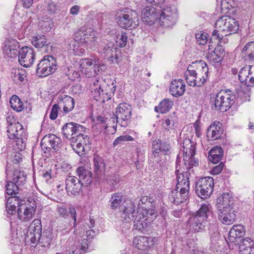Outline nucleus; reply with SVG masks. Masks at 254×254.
I'll return each mask as SVG.
<instances>
[{
	"instance_id": "f257e3e1",
	"label": "nucleus",
	"mask_w": 254,
	"mask_h": 254,
	"mask_svg": "<svg viewBox=\"0 0 254 254\" xmlns=\"http://www.w3.org/2000/svg\"><path fill=\"white\" fill-rule=\"evenodd\" d=\"M76 39L70 45L69 49L75 55L80 56L85 53V48H93L97 45V33L93 29L82 27L75 34Z\"/></svg>"
},
{
	"instance_id": "f03ea898",
	"label": "nucleus",
	"mask_w": 254,
	"mask_h": 254,
	"mask_svg": "<svg viewBox=\"0 0 254 254\" xmlns=\"http://www.w3.org/2000/svg\"><path fill=\"white\" fill-rule=\"evenodd\" d=\"M116 81L107 77L104 79H92L90 85L92 96L97 101L105 102L109 100L116 90Z\"/></svg>"
},
{
	"instance_id": "7ed1b4c3",
	"label": "nucleus",
	"mask_w": 254,
	"mask_h": 254,
	"mask_svg": "<svg viewBox=\"0 0 254 254\" xmlns=\"http://www.w3.org/2000/svg\"><path fill=\"white\" fill-rule=\"evenodd\" d=\"M179 158L176 162V171L177 184L176 189L172 190L169 194L170 201L174 203L178 204L186 200L188 197L190 190V181L189 180V173L183 172L179 174L180 170L178 166L180 165Z\"/></svg>"
},
{
	"instance_id": "20e7f679",
	"label": "nucleus",
	"mask_w": 254,
	"mask_h": 254,
	"mask_svg": "<svg viewBox=\"0 0 254 254\" xmlns=\"http://www.w3.org/2000/svg\"><path fill=\"white\" fill-rule=\"evenodd\" d=\"M239 28L237 20L229 16H223L218 18L215 22V30L212 32V36L221 39L224 36L236 32Z\"/></svg>"
},
{
	"instance_id": "39448f33",
	"label": "nucleus",
	"mask_w": 254,
	"mask_h": 254,
	"mask_svg": "<svg viewBox=\"0 0 254 254\" xmlns=\"http://www.w3.org/2000/svg\"><path fill=\"white\" fill-rule=\"evenodd\" d=\"M116 20L118 25L125 29L135 28L139 22L138 13L135 10L127 8L118 13Z\"/></svg>"
},
{
	"instance_id": "423d86ee",
	"label": "nucleus",
	"mask_w": 254,
	"mask_h": 254,
	"mask_svg": "<svg viewBox=\"0 0 254 254\" xmlns=\"http://www.w3.org/2000/svg\"><path fill=\"white\" fill-rule=\"evenodd\" d=\"M37 200V198H30L28 200H22L19 201L17 212L18 218L21 221L28 222L34 217Z\"/></svg>"
},
{
	"instance_id": "0eeeda50",
	"label": "nucleus",
	"mask_w": 254,
	"mask_h": 254,
	"mask_svg": "<svg viewBox=\"0 0 254 254\" xmlns=\"http://www.w3.org/2000/svg\"><path fill=\"white\" fill-rule=\"evenodd\" d=\"M157 20L165 27L173 26L178 19V10L175 6L167 5L158 10Z\"/></svg>"
},
{
	"instance_id": "6e6552de",
	"label": "nucleus",
	"mask_w": 254,
	"mask_h": 254,
	"mask_svg": "<svg viewBox=\"0 0 254 254\" xmlns=\"http://www.w3.org/2000/svg\"><path fill=\"white\" fill-rule=\"evenodd\" d=\"M74 105V100L72 97L64 94H60L58 97V104L54 105L52 107L50 118L54 120L57 118L60 106L63 107L64 113L67 114L73 109Z\"/></svg>"
},
{
	"instance_id": "1a4fd4ad",
	"label": "nucleus",
	"mask_w": 254,
	"mask_h": 254,
	"mask_svg": "<svg viewBox=\"0 0 254 254\" xmlns=\"http://www.w3.org/2000/svg\"><path fill=\"white\" fill-rule=\"evenodd\" d=\"M79 65L81 72L88 77L98 74L100 70L106 69L104 64L88 58L82 59L79 61Z\"/></svg>"
},
{
	"instance_id": "9d476101",
	"label": "nucleus",
	"mask_w": 254,
	"mask_h": 254,
	"mask_svg": "<svg viewBox=\"0 0 254 254\" xmlns=\"http://www.w3.org/2000/svg\"><path fill=\"white\" fill-rule=\"evenodd\" d=\"M155 217L154 210L144 208H139L133 221L134 226L136 229L141 230L146 227Z\"/></svg>"
},
{
	"instance_id": "9b49d317",
	"label": "nucleus",
	"mask_w": 254,
	"mask_h": 254,
	"mask_svg": "<svg viewBox=\"0 0 254 254\" xmlns=\"http://www.w3.org/2000/svg\"><path fill=\"white\" fill-rule=\"evenodd\" d=\"M184 155L183 161L187 169L198 165L197 160L194 158L195 155V146L190 139H186L183 143Z\"/></svg>"
},
{
	"instance_id": "f8f14e48",
	"label": "nucleus",
	"mask_w": 254,
	"mask_h": 254,
	"mask_svg": "<svg viewBox=\"0 0 254 254\" xmlns=\"http://www.w3.org/2000/svg\"><path fill=\"white\" fill-rule=\"evenodd\" d=\"M56 61L54 57L45 56L38 64L36 72L40 76H47L56 71Z\"/></svg>"
},
{
	"instance_id": "ddd939ff",
	"label": "nucleus",
	"mask_w": 254,
	"mask_h": 254,
	"mask_svg": "<svg viewBox=\"0 0 254 254\" xmlns=\"http://www.w3.org/2000/svg\"><path fill=\"white\" fill-rule=\"evenodd\" d=\"M214 182L212 178L207 177L198 180L196 184L195 191L201 198L210 196L213 190Z\"/></svg>"
},
{
	"instance_id": "4468645a",
	"label": "nucleus",
	"mask_w": 254,
	"mask_h": 254,
	"mask_svg": "<svg viewBox=\"0 0 254 254\" xmlns=\"http://www.w3.org/2000/svg\"><path fill=\"white\" fill-rule=\"evenodd\" d=\"M212 102L215 109L221 112L227 111L234 103L233 97L224 91L217 94Z\"/></svg>"
},
{
	"instance_id": "2eb2a0df",
	"label": "nucleus",
	"mask_w": 254,
	"mask_h": 254,
	"mask_svg": "<svg viewBox=\"0 0 254 254\" xmlns=\"http://www.w3.org/2000/svg\"><path fill=\"white\" fill-rule=\"evenodd\" d=\"M42 225L41 221L39 220H34L30 224L27 231L25 242L34 247L38 244V239L41 235Z\"/></svg>"
},
{
	"instance_id": "dca6fc26",
	"label": "nucleus",
	"mask_w": 254,
	"mask_h": 254,
	"mask_svg": "<svg viewBox=\"0 0 254 254\" xmlns=\"http://www.w3.org/2000/svg\"><path fill=\"white\" fill-rule=\"evenodd\" d=\"M132 108L130 105L126 103H122L119 105L116 110V118L111 119L112 121L117 122L122 127L126 126V121L128 120L131 115Z\"/></svg>"
},
{
	"instance_id": "f3484780",
	"label": "nucleus",
	"mask_w": 254,
	"mask_h": 254,
	"mask_svg": "<svg viewBox=\"0 0 254 254\" xmlns=\"http://www.w3.org/2000/svg\"><path fill=\"white\" fill-rule=\"evenodd\" d=\"M70 144L73 150L79 155L84 153L86 148H90L89 137L82 134H79L76 135V137H72Z\"/></svg>"
},
{
	"instance_id": "a211bd4d",
	"label": "nucleus",
	"mask_w": 254,
	"mask_h": 254,
	"mask_svg": "<svg viewBox=\"0 0 254 254\" xmlns=\"http://www.w3.org/2000/svg\"><path fill=\"white\" fill-rule=\"evenodd\" d=\"M194 64H196L197 67H194L196 71V75L195 76V82H196V86H201L206 81V78L208 72V68L206 64L203 61H195Z\"/></svg>"
},
{
	"instance_id": "6ab92c4d",
	"label": "nucleus",
	"mask_w": 254,
	"mask_h": 254,
	"mask_svg": "<svg viewBox=\"0 0 254 254\" xmlns=\"http://www.w3.org/2000/svg\"><path fill=\"white\" fill-rule=\"evenodd\" d=\"M35 55L33 50L28 47H22L18 54L19 64L24 67H29L34 63Z\"/></svg>"
},
{
	"instance_id": "aec40b11",
	"label": "nucleus",
	"mask_w": 254,
	"mask_h": 254,
	"mask_svg": "<svg viewBox=\"0 0 254 254\" xmlns=\"http://www.w3.org/2000/svg\"><path fill=\"white\" fill-rule=\"evenodd\" d=\"M239 78L247 86L254 85V65L242 67L239 71Z\"/></svg>"
},
{
	"instance_id": "412c9836",
	"label": "nucleus",
	"mask_w": 254,
	"mask_h": 254,
	"mask_svg": "<svg viewBox=\"0 0 254 254\" xmlns=\"http://www.w3.org/2000/svg\"><path fill=\"white\" fill-rule=\"evenodd\" d=\"M246 230L242 225H235L230 229L226 240L228 243L236 245L245 236Z\"/></svg>"
},
{
	"instance_id": "4be33fe9",
	"label": "nucleus",
	"mask_w": 254,
	"mask_h": 254,
	"mask_svg": "<svg viewBox=\"0 0 254 254\" xmlns=\"http://www.w3.org/2000/svg\"><path fill=\"white\" fill-rule=\"evenodd\" d=\"M10 164L8 163L5 173L6 175V179L15 184L20 186L25 182L26 180V175L25 173L18 170H12L10 166Z\"/></svg>"
},
{
	"instance_id": "5701e85b",
	"label": "nucleus",
	"mask_w": 254,
	"mask_h": 254,
	"mask_svg": "<svg viewBox=\"0 0 254 254\" xmlns=\"http://www.w3.org/2000/svg\"><path fill=\"white\" fill-rule=\"evenodd\" d=\"M20 50V45L16 40L7 39L5 41L3 51L5 56L8 58H15L19 54Z\"/></svg>"
},
{
	"instance_id": "b1692460",
	"label": "nucleus",
	"mask_w": 254,
	"mask_h": 254,
	"mask_svg": "<svg viewBox=\"0 0 254 254\" xmlns=\"http://www.w3.org/2000/svg\"><path fill=\"white\" fill-rule=\"evenodd\" d=\"M234 198L232 193L225 192L218 196L216 206L218 210L235 207Z\"/></svg>"
},
{
	"instance_id": "393cba45",
	"label": "nucleus",
	"mask_w": 254,
	"mask_h": 254,
	"mask_svg": "<svg viewBox=\"0 0 254 254\" xmlns=\"http://www.w3.org/2000/svg\"><path fill=\"white\" fill-rule=\"evenodd\" d=\"M218 219L223 224L229 225L236 220V215L235 207L218 210Z\"/></svg>"
},
{
	"instance_id": "a878e982",
	"label": "nucleus",
	"mask_w": 254,
	"mask_h": 254,
	"mask_svg": "<svg viewBox=\"0 0 254 254\" xmlns=\"http://www.w3.org/2000/svg\"><path fill=\"white\" fill-rule=\"evenodd\" d=\"M204 227L205 221L194 214L190 215L187 224V228L190 231L198 232L202 230Z\"/></svg>"
},
{
	"instance_id": "bb28decb",
	"label": "nucleus",
	"mask_w": 254,
	"mask_h": 254,
	"mask_svg": "<svg viewBox=\"0 0 254 254\" xmlns=\"http://www.w3.org/2000/svg\"><path fill=\"white\" fill-rule=\"evenodd\" d=\"M66 190L68 192L75 195L78 194L82 188L81 181L75 177L69 176L65 181Z\"/></svg>"
},
{
	"instance_id": "cd10ccee",
	"label": "nucleus",
	"mask_w": 254,
	"mask_h": 254,
	"mask_svg": "<svg viewBox=\"0 0 254 254\" xmlns=\"http://www.w3.org/2000/svg\"><path fill=\"white\" fill-rule=\"evenodd\" d=\"M156 242V240L152 237H137L133 240V245L140 250H146L152 246Z\"/></svg>"
},
{
	"instance_id": "c85d7f7f",
	"label": "nucleus",
	"mask_w": 254,
	"mask_h": 254,
	"mask_svg": "<svg viewBox=\"0 0 254 254\" xmlns=\"http://www.w3.org/2000/svg\"><path fill=\"white\" fill-rule=\"evenodd\" d=\"M158 10L152 6L146 7L143 9L141 12L142 21L146 23L152 24L155 20H157Z\"/></svg>"
},
{
	"instance_id": "c756f323",
	"label": "nucleus",
	"mask_w": 254,
	"mask_h": 254,
	"mask_svg": "<svg viewBox=\"0 0 254 254\" xmlns=\"http://www.w3.org/2000/svg\"><path fill=\"white\" fill-rule=\"evenodd\" d=\"M41 143L47 145L46 148H53L55 151L59 150L62 146L61 138L54 134H49L44 136Z\"/></svg>"
},
{
	"instance_id": "7c9ffc66",
	"label": "nucleus",
	"mask_w": 254,
	"mask_h": 254,
	"mask_svg": "<svg viewBox=\"0 0 254 254\" xmlns=\"http://www.w3.org/2000/svg\"><path fill=\"white\" fill-rule=\"evenodd\" d=\"M186 90V85L182 79L173 80L170 86V93L175 97L182 96Z\"/></svg>"
},
{
	"instance_id": "2f4dec72",
	"label": "nucleus",
	"mask_w": 254,
	"mask_h": 254,
	"mask_svg": "<svg viewBox=\"0 0 254 254\" xmlns=\"http://www.w3.org/2000/svg\"><path fill=\"white\" fill-rule=\"evenodd\" d=\"M135 206L131 201H127L122 208L121 217L126 222L129 223L133 220Z\"/></svg>"
},
{
	"instance_id": "473e14b6",
	"label": "nucleus",
	"mask_w": 254,
	"mask_h": 254,
	"mask_svg": "<svg viewBox=\"0 0 254 254\" xmlns=\"http://www.w3.org/2000/svg\"><path fill=\"white\" fill-rule=\"evenodd\" d=\"M224 56V49L222 46L218 45L214 50L211 51H210V48H209V52L207 58L210 62L219 63L222 61Z\"/></svg>"
},
{
	"instance_id": "72a5a7b5",
	"label": "nucleus",
	"mask_w": 254,
	"mask_h": 254,
	"mask_svg": "<svg viewBox=\"0 0 254 254\" xmlns=\"http://www.w3.org/2000/svg\"><path fill=\"white\" fill-rule=\"evenodd\" d=\"M55 237V235L53 233V229L51 227H48L44 231L43 235H41L39 239H38V243L40 244L42 247H47L50 245Z\"/></svg>"
},
{
	"instance_id": "f704fd0d",
	"label": "nucleus",
	"mask_w": 254,
	"mask_h": 254,
	"mask_svg": "<svg viewBox=\"0 0 254 254\" xmlns=\"http://www.w3.org/2000/svg\"><path fill=\"white\" fill-rule=\"evenodd\" d=\"M240 254H254V242L249 238L244 239L239 246Z\"/></svg>"
},
{
	"instance_id": "c9c22d12",
	"label": "nucleus",
	"mask_w": 254,
	"mask_h": 254,
	"mask_svg": "<svg viewBox=\"0 0 254 254\" xmlns=\"http://www.w3.org/2000/svg\"><path fill=\"white\" fill-rule=\"evenodd\" d=\"M152 153L155 156H157L160 152L168 151L170 149L169 145L165 142H162L159 139H156L153 141Z\"/></svg>"
},
{
	"instance_id": "e433bc0d",
	"label": "nucleus",
	"mask_w": 254,
	"mask_h": 254,
	"mask_svg": "<svg viewBox=\"0 0 254 254\" xmlns=\"http://www.w3.org/2000/svg\"><path fill=\"white\" fill-rule=\"evenodd\" d=\"M194 67H197L196 64H194V62L190 64L185 72L186 80L188 84L190 86H195L196 82H195V76L196 75Z\"/></svg>"
},
{
	"instance_id": "4c0bfd02",
	"label": "nucleus",
	"mask_w": 254,
	"mask_h": 254,
	"mask_svg": "<svg viewBox=\"0 0 254 254\" xmlns=\"http://www.w3.org/2000/svg\"><path fill=\"white\" fill-rule=\"evenodd\" d=\"M174 105L173 101L168 98H166L162 100L158 106L155 107V111L161 114H164L168 111L173 107Z\"/></svg>"
},
{
	"instance_id": "58836bf2",
	"label": "nucleus",
	"mask_w": 254,
	"mask_h": 254,
	"mask_svg": "<svg viewBox=\"0 0 254 254\" xmlns=\"http://www.w3.org/2000/svg\"><path fill=\"white\" fill-rule=\"evenodd\" d=\"M77 174L79 180L86 185L90 184L92 182L91 172L84 167H79L77 169Z\"/></svg>"
},
{
	"instance_id": "ea45409f",
	"label": "nucleus",
	"mask_w": 254,
	"mask_h": 254,
	"mask_svg": "<svg viewBox=\"0 0 254 254\" xmlns=\"http://www.w3.org/2000/svg\"><path fill=\"white\" fill-rule=\"evenodd\" d=\"M223 154L222 148L215 146L209 152V160L214 164L217 163L221 160Z\"/></svg>"
},
{
	"instance_id": "a19ab883",
	"label": "nucleus",
	"mask_w": 254,
	"mask_h": 254,
	"mask_svg": "<svg viewBox=\"0 0 254 254\" xmlns=\"http://www.w3.org/2000/svg\"><path fill=\"white\" fill-rule=\"evenodd\" d=\"M93 162L95 173L98 176L103 174L105 171V164L103 159L97 155H94Z\"/></svg>"
},
{
	"instance_id": "79ce46f5",
	"label": "nucleus",
	"mask_w": 254,
	"mask_h": 254,
	"mask_svg": "<svg viewBox=\"0 0 254 254\" xmlns=\"http://www.w3.org/2000/svg\"><path fill=\"white\" fill-rule=\"evenodd\" d=\"M26 76L25 70L21 68H14L12 69L11 78L17 83L23 82Z\"/></svg>"
},
{
	"instance_id": "37998d69",
	"label": "nucleus",
	"mask_w": 254,
	"mask_h": 254,
	"mask_svg": "<svg viewBox=\"0 0 254 254\" xmlns=\"http://www.w3.org/2000/svg\"><path fill=\"white\" fill-rule=\"evenodd\" d=\"M242 52L246 59L254 61V41L247 43L243 48Z\"/></svg>"
},
{
	"instance_id": "c03bdc74",
	"label": "nucleus",
	"mask_w": 254,
	"mask_h": 254,
	"mask_svg": "<svg viewBox=\"0 0 254 254\" xmlns=\"http://www.w3.org/2000/svg\"><path fill=\"white\" fill-rule=\"evenodd\" d=\"M18 200L14 197H9L6 203V210L7 213V216L10 217L16 212V205H18Z\"/></svg>"
},
{
	"instance_id": "a18cd8bd",
	"label": "nucleus",
	"mask_w": 254,
	"mask_h": 254,
	"mask_svg": "<svg viewBox=\"0 0 254 254\" xmlns=\"http://www.w3.org/2000/svg\"><path fill=\"white\" fill-rule=\"evenodd\" d=\"M223 133V128H208L206 132L207 137L211 140L218 139Z\"/></svg>"
},
{
	"instance_id": "49530a36",
	"label": "nucleus",
	"mask_w": 254,
	"mask_h": 254,
	"mask_svg": "<svg viewBox=\"0 0 254 254\" xmlns=\"http://www.w3.org/2000/svg\"><path fill=\"white\" fill-rule=\"evenodd\" d=\"M211 206L209 204H203L200 208L194 214L205 221L208 217V214L210 212Z\"/></svg>"
},
{
	"instance_id": "de8ad7c7",
	"label": "nucleus",
	"mask_w": 254,
	"mask_h": 254,
	"mask_svg": "<svg viewBox=\"0 0 254 254\" xmlns=\"http://www.w3.org/2000/svg\"><path fill=\"white\" fill-rule=\"evenodd\" d=\"M6 131L8 137L11 139H15L26 134L24 128H8Z\"/></svg>"
},
{
	"instance_id": "09e8293b",
	"label": "nucleus",
	"mask_w": 254,
	"mask_h": 254,
	"mask_svg": "<svg viewBox=\"0 0 254 254\" xmlns=\"http://www.w3.org/2000/svg\"><path fill=\"white\" fill-rule=\"evenodd\" d=\"M32 45L37 48H41L46 45L47 39L43 35H37L33 37Z\"/></svg>"
},
{
	"instance_id": "8fccbe9b",
	"label": "nucleus",
	"mask_w": 254,
	"mask_h": 254,
	"mask_svg": "<svg viewBox=\"0 0 254 254\" xmlns=\"http://www.w3.org/2000/svg\"><path fill=\"white\" fill-rule=\"evenodd\" d=\"M11 107L17 112L21 111L23 108V105L20 99L17 96H13L10 100Z\"/></svg>"
},
{
	"instance_id": "3c124183",
	"label": "nucleus",
	"mask_w": 254,
	"mask_h": 254,
	"mask_svg": "<svg viewBox=\"0 0 254 254\" xmlns=\"http://www.w3.org/2000/svg\"><path fill=\"white\" fill-rule=\"evenodd\" d=\"M38 26L44 31L47 32L51 30L53 26V21L50 18H42L39 20Z\"/></svg>"
},
{
	"instance_id": "603ef678",
	"label": "nucleus",
	"mask_w": 254,
	"mask_h": 254,
	"mask_svg": "<svg viewBox=\"0 0 254 254\" xmlns=\"http://www.w3.org/2000/svg\"><path fill=\"white\" fill-rule=\"evenodd\" d=\"M123 196L121 193H116L112 195L110 200L111 208L116 209L120 205L122 200Z\"/></svg>"
},
{
	"instance_id": "864d4df0",
	"label": "nucleus",
	"mask_w": 254,
	"mask_h": 254,
	"mask_svg": "<svg viewBox=\"0 0 254 254\" xmlns=\"http://www.w3.org/2000/svg\"><path fill=\"white\" fill-rule=\"evenodd\" d=\"M26 134H25L15 139V144L13 145V147L15 150L17 151H21L25 149L26 146Z\"/></svg>"
},
{
	"instance_id": "5fc2aeb1",
	"label": "nucleus",
	"mask_w": 254,
	"mask_h": 254,
	"mask_svg": "<svg viewBox=\"0 0 254 254\" xmlns=\"http://www.w3.org/2000/svg\"><path fill=\"white\" fill-rule=\"evenodd\" d=\"M19 185L7 180L6 186V191L8 195H13L18 193Z\"/></svg>"
},
{
	"instance_id": "6e6d98bb",
	"label": "nucleus",
	"mask_w": 254,
	"mask_h": 254,
	"mask_svg": "<svg viewBox=\"0 0 254 254\" xmlns=\"http://www.w3.org/2000/svg\"><path fill=\"white\" fill-rule=\"evenodd\" d=\"M217 4H220L222 12H227L225 11L234 7L236 3L234 0H221Z\"/></svg>"
},
{
	"instance_id": "4d7b16f0",
	"label": "nucleus",
	"mask_w": 254,
	"mask_h": 254,
	"mask_svg": "<svg viewBox=\"0 0 254 254\" xmlns=\"http://www.w3.org/2000/svg\"><path fill=\"white\" fill-rule=\"evenodd\" d=\"M71 230V224L69 222L61 223L58 227L57 231L62 235H64L68 234Z\"/></svg>"
},
{
	"instance_id": "13d9d810",
	"label": "nucleus",
	"mask_w": 254,
	"mask_h": 254,
	"mask_svg": "<svg viewBox=\"0 0 254 254\" xmlns=\"http://www.w3.org/2000/svg\"><path fill=\"white\" fill-rule=\"evenodd\" d=\"M62 133L65 138L71 141L72 137H76V128H62Z\"/></svg>"
},
{
	"instance_id": "bf43d9fd",
	"label": "nucleus",
	"mask_w": 254,
	"mask_h": 254,
	"mask_svg": "<svg viewBox=\"0 0 254 254\" xmlns=\"http://www.w3.org/2000/svg\"><path fill=\"white\" fill-rule=\"evenodd\" d=\"M197 43L201 45H205L208 40V34L204 32H199L195 34Z\"/></svg>"
},
{
	"instance_id": "052dcab7",
	"label": "nucleus",
	"mask_w": 254,
	"mask_h": 254,
	"mask_svg": "<svg viewBox=\"0 0 254 254\" xmlns=\"http://www.w3.org/2000/svg\"><path fill=\"white\" fill-rule=\"evenodd\" d=\"M127 41V36L126 33L118 34L116 37V43L121 47L126 46Z\"/></svg>"
},
{
	"instance_id": "680f3d73",
	"label": "nucleus",
	"mask_w": 254,
	"mask_h": 254,
	"mask_svg": "<svg viewBox=\"0 0 254 254\" xmlns=\"http://www.w3.org/2000/svg\"><path fill=\"white\" fill-rule=\"evenodd\" d=\"M238 95L244 101L250 100V93L247 87H242L239 91Z\"/></svg>"
},
{
	"instance_id": "e2e57ef3",
	"label": "nucleus",
	"mask_w": 254,
	"mask_h": 254,
	"mask_svg": "<svg viewBox=\"0 0 254 254\" xmlns=\"http://www.w3.org/2000/svg\"><path fill=\"white\" fill-rule=\"evenodd\" d=\"M57 211L60 216L65 217L67 216L68 212L65 205L62 204H59L57 206Z\"/></svg>"
},
{
	"instance_id": "0e129e2a",
	"label": "nucleus",
	"mask_w": 254,
	"mask_h": 254,
	"mask_svg": "<svg viewBox=\"0 0 254 254\" xmlns=\"http://www.w3.org/2000/svg\"><path fill=\"white\" fill-rule=\"evenodd\" d=\"M133 138L129 135H121L117 137L113 142L114 146H116L122 142L126 141H132Z\"/></svg>"
},
{
	"instance_id": "69168bd1",
	"label": "nucleus",
	"mask_w": 254,
	"mask_h": 254,
	"mask_svg": "<svg viewBox=\"0 0 254 254\" xmlns=\"http://www.w3.org/2000/svg\"><path fill=\"white\" fill-rule=\"evenodd\" d=\"M223 166L224 165L222 163H220L219 165L214 167L210 173L213 175H217L222 171Z\"/></svg>"
},
{
	"instance_id": "338daca9",
	"label": "nucleus",
	"mask_w": 254,
	"mask_h": 254,
	"mask_svg": "<svg viewBox=\"0 0 254 254\" xmlns=\"http://www.w3.org/2000/svg\"><path fill=\"white\" fill-rule=\"evenodd\" d=\"M47 9L51 13H54L56 12L58 7L54 2H50L47 6Z\"/></svg>"
},
{
	"instance_id": "774afa93",
	"label": "nucleus",
	"mask_w": 254,
	"mask_h": 254,
	"mask_svg": "<svg viewBox=\"0 0 254 254\" xmlns=\"http://www.w3.org/2000/svg\"><path fill=\"white\" fill-rule=\"evenodd\" d=\"M80 9V7L79 5H75L72 6L69 10L70 14L76 15L78 14L79 10Z\"/></svg>"
}]
</instances>
